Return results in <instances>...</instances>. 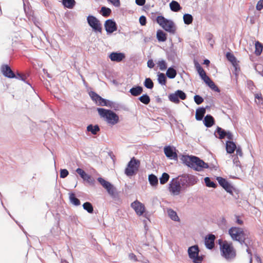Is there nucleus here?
I'll return each instance as SVG.
<instances>
[{"label":"nucleus","mask_w":263,"mask_h":263,"mask_svg":"<svg viewBox=\"0 0 263 263\" xmlns=\"http://www.w3.org/2000/svg\"><path fill=\"white\" fill-rule=\"evenodd\" d=\"M170 8L171 10L174 12H179L182 9V7H181L179 3L174 0L172 1L170 3Z\"/></svg>","instance_id":"2f4dec72"},{"label":"nucleus","mask_w":263,"mask_h":263,"mask_svg":"<svg viewBox=\"0 0 263 263\" xmlns=\"http://www.w3.org/2000/svg\"><path fill=\"white\" fill-rule=\"evenodd\" d=\"M218 224L220 227H225L227 225V221L224 217L220 218Z\"/></svg>","instance_id":"864d4df0"},{"label":"nucleus","mask_w":263,"mask_h":263,"mask_svg":"<svg viewBox=\"0 0 263 263\" xmlns=\"http://www.w3.org/2000/svg\"><path fill=\"white\" fill-rule=\"evenodd\" d=\"M87 130L90 132L92 135H95L100 130V128L98 124L95 125L89 124L87 126Z\"/></svg>","instance_id":"c9c22d12"},{"label":"nucleus","mask_w":263,"mask_h":263,"mask_svg":"<svg viewBox=\"0 0 263 263\" xmlns=\"http://www.w3.org/2000/svg\"><path fill=\"white\" fill-rule=\"evenodd\" d=\"M69 174V172L67 169L63 168L60 170V176L61 178H66Z\"/></svg>","instance_id":"603ef678"},{"label":"nucleus","mask_w":263,"mask_h":263,"mask_svg":"<svg viewBox=\"0 0 263 263\" xmlns=\"http://www.w3.org/2000/svg\"><path fill=\"white\" fill-rule=\"evenodd\" d=\"M97 180L112 198H116L118 196V194L116 193V188L110 182L106 181L102 177H99Z\"/></svg>","instance_id":"9d476101"},{"label":"nucleus","mask_w":263,"mask_h":263,"mask_svg":"<svg viewBox=\"0 0 263 263\" xmlns=\"http://www.w3.org/2000/svg\"><path fill=\"white\" fill-rule=\"evenodd\" d=\"M184 23L186 25H190L193 21V16L189 13H185L183 16Z\"/></svg>","instance_id":"c03bdc74"},{"label":"nucleus","mask_w":263,"mask_h":263,"mask_svg":"<svg viewBox=\"0 0 263 263\" xmlns=\"http://www.w3.org/2000/svg\"><path fill=\"white\" fill-rule=\"evenodd\" d=\"M216 179L218 181L219 184L230 194L233 195V191H238L228 181L226 178L221 177H217Z\"/></svg>","instance_id":"4468645a"},{"label":"nucleus","mask_w":263,"mask_h":263,"mask_svg":"<svg viewBox=\"0 0 263 263\" xmlns=\"http://www.w3.org/2000/svg\"><path fill=\"white\" fill-rule=\"evenodd\" d=\"M206 112L205 108L203 107H198L196 111L195 118L197 121L203 120V117Z\"/></svg>","instance_id":"c85d7f7f"},{"label":"nucleus","mask_w":263,"mask_h":263,"mask_svg":"<svg viewBox=\"0 0 263 263\" xmlns=\"http://www.w3.org/2000/svg\"><path fill=\"white\" fill-rule=\"evenodd\" d=\"M255 54L258 56L260 55L262 51V49H263L262 44L258 41H255Z\"/></svg>","instance_id":"79ce46f5"},{"label":"nucleus","mask_w":263,"mask_h":263,"mask_svg":"<svg viewBox=\"0 0 263 263\" xmlns=\"http://www.w3.org/2000/svg\"><path fill=\"white\" fill-rule=\"evenodd\" d=\"M203 123L205 127L209 128L215 124V119L212 115L208 114L204 117Z\"/></svg>","instance_id":"a878e982"},{"label":"nucleus","mask_w":263,"mask_h":263,"mask_svg":"<svg viewBox=\"0 0 263 263\" xmlns=\"http://www.w3.org/2000/svg\"><path fill=\"white\" fill-rule=\"evenodd\" d=\"M204 180L206 186L209 187L216 188L217 186V183L212 181L209 177H206Z\"/></svg>","instance_id":"37998d69"},{"label":"nucleus","mask_w":263,"mask_h":263,"mask_svg":"<svg viewBox=\"0 0 263 263\" xmlns=\"http://www.w3.org/2000/svg\"><path fill=\"white\" fill-rule=\"evenodd\" d=\"M236 152V156H239L240 157L242 156L243 153L241 150V148L240 146L238 145L237 146L236 149H235Z\"/></svg>","instance_id":"e2e57ef3"},{"label":"nucleus","mask_w":263,"mask_h":263,"mask_svg":"<svg viewBox=\"0 0 263 263\" xmlns=\"http://www.w3.org/2000/svg\"><path fill=\"white\" fill-rule=\"evenodd\" d=\"M101 13L104 17H108L111 14V10L109 8L103 6L101 8Z\"/></svg>","instance_id":"de8ad7c7"},{"label":"nucleus","mask_w":263,"mask_h":263,"mask_svg":"<svg viewBox=\"0 0 263 263\" xmlns=\"http://www.w3.org/2000/svg\"><path fill=\"white\" fill-rule=\"evenodd\" d=\"M177 73V71L175 69V66L173 65L168 68L166 72V76L169 79H173L176 77Z\"/></svg>","instance_id":"72a5a7b5"},{"label":"nucleus","mask_w":263,"mask_h":263,"mask_svg":"<svg viewBox=\"0 0 263 263\" xmlns=\"http://www.w3.org/2000/svg\"><path fill=\"white\" fill-rule=\"evenodd\" d=\"M157 64L161 70H164L167 68V63L164 60L159 61Z\"/></svg>","instance_id":"8fccbe9b"},{"label":"nucleus","mask_w":263,"mask_h":263,"mask_svg":"<svg viewBox=\"0 0 263 263\" xmlns=\"http://www.w3.org/2000/svg\"><path fill=\"white\" fill-rule=\"evenodd\" d=\"M82 206L84 210L86 211L88 213L92 214L93 213V206L90 202L87 201L84 202Z\"/></svg>","instance_id":"58836bf2"},{"label":"nucleus","mask_w":263,"mask_h":263,"mask_svg":"<svg viewBox=\"0 0 263 263\" xmlns=\"http://www.w3.org/2000/svg\"><path fill=\"white\" fill-rule=\"evenodd\" d=\"M76 172L79 175L83 181L87 182L90 185H93L95 183V179L90 175L87 174L81 168H78Z\"/></svg>","instance_id":"f3484780"},{"label":"nucleus","mask_w":263,"mask_h":263,"mask_svg":"<svg viewBox=\"0 0 263 263\" xmlns=\"http://www.w3.org/2000/svg\"><path fill=\"white\" fill-rule=\"evenodd\" d=\"M226 57L227 59L231 63L232 65H234V64L237 62L236 57L231 52H227Z\"/></svg>","instance_id":"a18cd8bd"},{"label":"nucleus","mask_w":263,"mask_h":263,"mask_svg":"<svg viewBox=\"0 0 263 263\" xmlns=\"http://www.w3.org/2000/svg\"><path fill=\"white\" fill-rule=\"evenodd\" d=\"M233 162L234 165H235L236 166H240V162L239 160V159L238 158L237 156H233Z\"/></svg>","instance_id":"4d7b16f0"},{"label":"nucleus","mask_w":263,"mask_h":263,"mask_svg":"<svg viewBox=\"0 0 263 263\" xmlns=\"http://www.w3.org/2000/svg\"><path fill=\"white\" fill-rule=\"evenodd\" d=\"M235 222L239 225H242L243 223V221L240 218V216L239 215H235Z\"/></svg>","instance_id":"680f3d73"},{"label":"nucleus","mask_w":263,"mask_h":263,"mask_svg":"<svg viewBox=\"0 0 263 263\" xmlns=\"http://www.w3.org/2000/svg\"><path fill=\"white\" fill-rule=\"evenodd\" d=\"M105 29L107 34H111L117 30V25L113 19H108L105 22Z\"/></svg>","instance_id":"6ab92c4d"},{"label":"nucleus","mask_w":263,"mask_h":263,"mask_svg":"<svg viewBox=\"0 0 263 263\" xmlns=\"http://www.w3.org/2000/svg\"><path fill=\"white\" fill-rule=\"evenodd\" d=\"M177 152V150L173 146L166 145L164 147V153L165 155L167 158L171 160H178Z\"/></svg>","instance_id":"dca6fc26"},{"label":"nucleus","mask_w":263,"mask_h":263,"mask_svg":"<svg viewBox=\"0 0 263 263\" xmlns=\"http://www.w3.org/2000/svg\"><path fill=\"white\" fill-rule=\"evenodd\" d=\"M157 77L158 83L161 85H165L167 80L166 76L163 73L159 72L157 74Z\"/></svg>","instance_id":"e433bc0d"},{"label":"nucleus","mask_w":263,"mask_h":263,"mask_svg":"<svg viewBox=\"0 0 263 263\" xmlns=\"http://www.w3.org/2000/svg\"><path fill=\"white\" fill-rule=\"evenodd\" d=\"M170 178V175L166 173H163L159 178L160 183L161 184L166 183Z\"/></svg>","instance_id":"09e8293b"},{"label":"nucleus","mask_w":263,"mask_h":263,"mask_svg":"<svg viewBox=\"0 0 263 263\" xmlns=\"http://www.w3.org/2000/svg\"><path fill=\"white\" fill-rule=\"evenodd\" d=\"M1 71L3 76L7 78L13 79L15 77V73L8 64H3L1 67Z\"/></svg>","instance_id":"aec40b11"},{"label":"nucleus","mask_w":263,"mask_h":263,"mask_svg":"<svg viewBox=\"0 0 263 263\" xmlns=\"http://www.w3.org/2000/svg\"><path fill=\"white\" fill-rule=\"evenodd\" d=\"M69 199L70 202L74 206H79L81 204L80 200L77 198L76 195L73 193H69Z\"/></svg>","instance_id":"473e14b6"},{"label":"nucleus","mask_w":263,"mask_h":263,"mask_svg":"<svg viewBox=\"0 0 263 263\" xmlns=\"http://www.w3.org/2000/svg\"><path fill=\"white\" fill-rule=\"evenodd\" d=\"M200 250L198 245H194L188 248L187 252L189 257L191 259L193 263H198L196 261L197 259L198 254L199 253Z\"/></svg>","instance_id":"a211bd4d"},{"label":"nucleus","mask_w":263,"mask_h":263,"mask_svg":"<svg viewBox=\"0 0 263 263\" xmlns=\"http://www.w3.org/2000/svg\"><path fill=\"white\" fill-rule=\"evenodd\" d=\"M128 256H129V258L132 260H134L135 261H139V260L138 259L137 256L133 253H130L129 254Z\"/></svg>","instance_id":"338daca9"},{"label":"nucleus","mask_w":263,"mask_h":263,"mask_svg":"<svg viewBox=\"0 0 263 263\" xmlns=\"http://www.w3.org/2000/svg\"><path fill=\"white\" fill-rule=\"evenodd\" d=\"M156 22L165 31L171 34L176 33L177 27L172 20L166 18L163 15H158L156 17Z\"/></svg>","instance_id":"20e7f679"},{"label":"nucleus","mask_w":263,"mask_h":263,"mask_svg":"<svg viewBox=\"0 0 263 263\" xmlns=\"http://www.w3.org/2000/svg\"><path fill=\"white\" fill-rule=\"evenodd\" d=\"M87 22L88 25L92 28L93 31L96 33H101L102 27L100 21L95 16L89 15L87 17Z\"/></svg>","instance_id":"9b49d317"},{"label":"nucleus","mask_w":263,"mask_h":263,"mask_svg":"<svg viewBox=\"0 0 263 263\" xmlns=\"http://www.w3.org/2000/svg\"><path fill=\"white\" fill-rule=\"evenodd\" d=\"M143 91V88L139 85H135L132 87L129 91L132 96L137 97L140 95Z\"/></svg>","instance_id":"bb28decb"},{"label":"nucleus","mask_w":263,"mask_h":263,"mask_svg":"<svg viewBox=\"0 0 263 263\" xmlns=\"http://www.w3.org/2000/svg\"><path fill=\"white\" fill-rule=\"evenodd\" d=\"M215 238V236L212 234H208L205 237L204 244L207 249L211 250L214 247Z\"/></svg>","instance_id":"5701e85b"},{"label":"nucleus","mask_w":263,"mask_h":263,"mask_svg":"<svg viewBox=\"0 0 263 263\" xmlns=\"http://www.w3.org/2000/svg\"><path fill=\"white\" fill-rule=\"evenodd\" d=\"M97 180L112 198H116L118 196V194L116 193V188L110 182L106 181L102 177H99Z\"/></svg>","instance_id":"1a4fd4ad"},{"label":"nucleus","mask_w":263,"mask_h":263,"mask_svg":"<svg viewBox=\"0 0 263 263\" xmlns=\"http://www.w3.org/2000/svg\"><path fill=\"white\" fill-rule=\"evenodd\" d=\"M138 100L145 105L148 104L151 101V98L147 93L143 94L138 98Z\"/></svg>","instance_id":"a19ab883"},{"label":"nucleus","mask_w":263,"mask_h":263,"mask_svg":"<svg viewBox=\"0 0 263 263\" xmlns=\"http://www.w3.org/2000/svg\"><path fill=\"white\" fill-rule=\"evenodd\" d=\"M166 53L167 60L175 63L177 58L176 50L174 49V48L171 47L169 50L166 51Z\"/></svg>","instance_id":"b1692460"},{"label":"nucleus","mask_w":263,"mask_h":263,"mask_svg":"<svg viewBox=\"0 0 263 263\" xmlns=\"http://www.w3.org/2000/svg\"><path fill=\"white\" fill-rule=\"evenodd\" d=\"M143 85L146 88L152 89L154 87V83L150 78H146L143 82Z\"/></svg>","instance_id":"49530a36"},{"label":"nucleus","mask_w":263,"mask_h":263,"mask_svg":"<svg viewBox=\"0 0 263 263\" xmlns=\"http://www.w3.org/2000/svg\"><path fill=\"white\" fill-rule=\"evenodd\" d=\"M28 76H29V74H24L23 77L20 79V80L24 82L25 83H26V84L29 85L31 88H32V87L31 85L30 84V83H29V82L26 80V79Z\"/></svg>","instance_id":"bf43d9fd"},{"label":"nucleus","mask_w":263,"mask_h":263,"mask_svg":"<svg viewBox=\"0 0 263 263\" xmlns=\"http://www.w3.org/2000/svg\"><path fill=\"white\" fill-rule=\"evenodd\" d=\"M89 95L91 100L95 102V103L100 106H107L112 107L113 102L109 100L103 98L98 93L93 91H90L89 92Z\"/></svg>","instance_id":"6e6552de"},{"label":"nucleus","mask_w":263,"mask_h":263,"mask_svg":"<svg viewBox=\"0 0 263 263\" xmlns=\"http://www.w3.org/2000/svg\"><path fill=\"white\" fill-rule=\"evenodd\" d=\"M219 245L221 255L227 260L234 259L236 256V251L232 242L227 241H222L219 239Z\"/></svg>","instance_id":"f03ea898"},{"label":"nucleus","mask_w":263,"mask_h":263,"mask_svg":"<svg viewBox=\"0 0 263 263\" xmlns=\"http://www.w3.org/2000/svg\"><path fill=\"white\" fill-rule=\"evenodd\" d=\"M186 93L182 90L178 89L168 95V98L169 100L174 103L177 104L180 102V99L184 100L186 98Z\"/></svg>","instance_id":"2eb2a0df"},{"label":"nucleus","mask_w":263,"mask_h":263,"mask_svg":"<svg viewBox=\"0 0 263 263\" xmlns=\"http://www.w3.org/2000/svg\"><path fill=\"white\" fill-rule=\"evenodd\" d=\"M168 190L174 196L178 195L183 190L179 180L176 178H173L169 183Z\"/></svg>","instance_id":"ddd939ff"},{"label":"nucleus","mask_w":263,"mask_h":263,"mask_svg":"<svg viewBox=\"0 0 263 263\" xmlns=\"http://www.w3.org/2000/svg\"><path fill=\"white\" fill-rule=\"evenodd\" d=\"M195 67L197 71L200 78L204 81L212 90L219 92L220 89L214 83V82L206 75L205 71L202 68L200 64L197 61H194Z\"/></svg>","instance_id":"7ed1b4c3"},{"label":"nucleus","mask_w":263,"mask_h":263,"mask_svg":"<svg viewBox=\"0 0 263 263\" xmlns=\"http://www.w3.org/2000/svg\"><path fill=\"white\" fill-rule=\"evenodd\" d=\"M97 111L100 116L104 118L108 123L115 125L119 122L118 115L112 110L103 108H97Z\"/></svg>","instance_id":"39448f33"},{"label":"nucleus","mask_w":263,"mask_h":263,"mask_svg":"<svg viewBox=\"0 0 263 263\" xmlns=\"http://www.w3.org/2000/svg\"><path fill=\"white\" fill-rule=\"evenodd\" d=\"M246 252L249 255V263H252V253L249 247L247 248V249H246Z\"/></svg>","instance_id":"0e129e2a"},{"label":"nucleus","mask_w":263,"mask_h":263,"mask_svg":"<svg viewBox=\"0 0 263 263\" xmlns=\"http://www.w3.org/2000/svg\"><path fill=\"white\" fill-rule=\"evenodd\" d=\"M226 137L228 139V140L233 141V135L230 131H227V133L226 134Z\"/></svg>","instance_id":"69168bd1"},{"label":"nucleus","mask_w":263,"mask_h":263,"mask_svg":"<svg viewBox=\"0 0 263 263\" xmlns=\"http://www.w3.org/2000/svg\"><path fill=\"white\" fill-rule=\"evenodd\" d=\"M147 64V67L151 69L154 68L155 66L154 62L152 59L148 60Z\"/></svg>","instance_id":"774afa93"},{"label":"nucleus","mask_w":263,"mask_h":263,"mask_svg":"<svg viewBox=\"0 0 263 263\" xmlns=\"http://www.w3.org/2000/svg\"><path fill=\"white\" fill-rule=\"evenodd\" d=\"M108 57L111 61L120 62L125 58V54L123 52L116 51L111 52Z\"/></svg>","instance_id":"4be33fe9"},{"label":"nucleus","mask_w":263,"mask_h":263,"mask_svg":"<svg viewBox=\"0 0 263 263\" xmlns=\"http://www.w3.org/2000/svg\"><path fill=\"white\" fill-rule=\"evenodd\" d=\"M228 234L233 240L236 241L247 235L242 228L238 227H231L228 231Z\"/></svg>","instance_id":"f8f14e48"},{"label":"nucleus","mask_w":263,"mask_h":263,"mask_svg":"<svg viewBox=\"0 0 263 263\" xmlns=\"http://www.w3.org/2000/svg\"><path fill=\"white\" fill-rule=\"evenodd\" d=\"M247 86L250 90H253L255 85L252 80H249L247 81Z\"/></svg>","instance_id":"052dcab7"},{"label":"nucleus","mask_w":263,"mask_h":263,"mask_svg":"<svg viewBox=\"0 0 263 263\" xmlns=\"http://www.w3.org/2000/svg\"><path fill=\"white\" fill-rule=\"evenodd\" d=\"M263 8V0H259L256 6L257 10H261Z\"/></svg>","instance_id":"13d9d810"},{"label":"nucleus","mask_w":263,"mask_h":263,"mask_svg":"<svg viewBox=\"0 0 263 263\" xmlns=\"http://www.w3.org/2000/svg\"><path fill=\"white\" fill-rule=\"evenodd\" d=\"M180 160L183 164L196 171H202L209 167L208 163L196 156L182 155Z\"/></svg>","instance_id":"f257e3e1"},{"label":"nucleus","mask_w":263,"mask_h":263,"mask_svg":"<svg viewBox=\"0 0 263 263\" xmlns=\"http://www.w3.org/2000/svg\"><path fill=\"white\" fill-rule=\"evenodd\" d=\"M241 246H245L247 248L253 245L252 239L251 237H249L247 235H245L244 237L241 238L237 241Z\"/></svg>","instance_id":"cd10ccee"},{"label":"nucleus","mask_w":263,"mask_h":263,"mask_svg":"<svg viewBox=\"0 0 263 263\" xmlns=\"http://www.w3.org/2000/svg\"><path fill=\"white\" fill-rule=\"evenodd\" d=\"M139 23L142 26H145L147 23L146 17L144 15H141L139 18Z\"/></svg>","instance_id":"5fc2aeb1"},{"label":"nucleus","mask_w":263,"mask_h":263,"mask_svg":"<svg viewBox=\"0 0 263 263\" xmlns=\"http://www.w3.org/2000/svg\"><path fill=\"white\" fill-rule=\"evenodd\" d=\"M156 37L159 42H164L167 40V34L163 30L159 29L156 32Z\"/></svg>","instance_id":"7c9ffc66"},{"label":"nucleus","mask_w":263,"mask_h":263,"mask_svg":"<svg viewBox=\"0 0 263 263\" xmlns=\"http://www.w3.org/2000/svg\"><path fill=\"white\" fill-rule=\"evenodd\" d=\"M107 1L116 7H119L120 6V0H107Z\"/></svg>","instance_id":"6e6d98bb"},{"label":"nucleus","mask_w":263,"mask_h":263,"mask_svg":"<svg viewBox=\"0 0 263 263\" xmlns=\"http://www.w3.org/2000/svg\"><path fill=\"white\" fill-rule=\"evenodd\" d=\"M148 180L149 184L153 187H156L158 184V179L157 177L153 174H151L148 175Z\"/></svg>","instance_id":"f704fd0d"},{"label":"nucleus","mask_w":263,"mask_h":263,"mask_svg":"<svg viewBox=\"0 0 263 263\" xmlns=\"http://www.w3.org/2000/svg\"><path fill=\"white\" fill-rule=\"evenodd\" d=\"M130 206L139 216L142 215L145 212V208L144 205L137 200L132 202Z\"/></svg>","instance_id":"412c9836"},{"label":"nucleus","mask_w":263,"mask_h":263,"mask_svg":"<svg viewBox=\"0 0 263 263\" xmlns=\"http://www.w3.org/2000/svg\"><path fill=\"white\" fill-rule=\"evenodd\" d=\"M226 133L227 130L220 127L217 126L215 130L214 135L216 138L219 139H222L226 137Z\"/></svg>","instance_id":"c756f323"},{"label":"nucleus","mask_w":263,"mask_h":263,"mask_svg":"<svg viewBox=\"0 0 263 263\" xmlns=\"http://www.w3.org/2000/svg\"><path fill=\"white\" fill-rule=\"evenodd\" d=\"M62 4L65 8L72 9L76 5L74 0H62Z\"/></svg>","instance_id":"ea45409f"},{"label":"nucleus","mask_w":263,"mask_h":263,"mask_svg":"<svg viewBox=\"0 0 263 263\" xmlns=\"http://www.w3.org/2000/svg\"><path fill=\"white\" fill-rule=\"evenodd\" d=\"M236 148L237 145H236L235 142H234L233 141L228 140L226 141V149L228 154H233Z\"/></svg>","instance_id":"393cba45"},{"label":"nucleus","mask_w":263,"mask_h":263,"mask_svg":"<svg viewBox=\"0 0 263 263\" xmlns=\"http://www.w3.org/2000/svg\"><path fill=\"white\" fill-rule=\"evenodd\" d=\"M194 100L195 102L197 105L201 104L204 101L203 98L201 96H200V95H195L194 96Z\"/></svg>","instance_id":"3c124183"},{"label":"nucleus","mask_w":263,"mask_h":263,"mask_svg":"<svg viewBox=\"0 0 263 263\" xmlns=\"http://www.w3.org/2000/svg\"><path fill=\"white\" fill-rule=\"evenodd\" d=\"M176 178L178 179L183 187V190L184 191L196 184L199 181L197 176L190 174H183L179 175Z\"/></svg>","instance_id":"423d86ee"},{"label":"nucleus","mask_w":263,"mask_h":263,"mask_svg":"<svg viewBox=\"0 0 263 263\" xmlns=\"http://www.w3.org/2000/svg\"><path fill=\"white\" fill-rule=\"evenodd\" d=\"M169 217L173 221H179L180 219L177 215V213L173 209H170L167 211Z\"/></svg>","instance_id":"4c0bfd02"},{"label":"nucleus","mask_w":263,"mask_h":263,"mask_svg":"<svg viewBox=\"0 0 263 263\" xmlns=\"http://www.w3.org/2000/svg\"><path fill=\"white\" fill-rule=\"evenodd\" d=\"M140 165V160L133 157L130 159L125 169V174L127 176L136 175L139 170Z\"/></svg>","instance_id":"0eeeda50"}]
</instances>
